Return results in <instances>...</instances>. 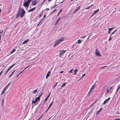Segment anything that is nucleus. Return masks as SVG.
<instances>
[{"mask_svg":"<svg viewBox=\"0 0 120 120\" xmlns=\"http://www.w3.org/2000/svg\"><path fill=\"white\" fill-rule=\"evenodd\" d=\"M26 11L23 9H22L18 11V13L15 17L16 19L19 16L21 18H22L24 16Z\"/></svg>","mask_w":120,"mask_h":120,"instance_id":"nucleus-1","label":"nucleus"},{"mask_svg":"<svg viewBox=\"0 0 120 120\" xmlns=\"http://www.w3.org/2000/svg\"><path fill=\"white\" fill-rule=\"evenodd\" d=\"M64 39V37H63L61 38L57 41H56L55 42V44L53 45V47H55L58 44L62 42Z\"/></svg>","mask_w":120,"mask_h":120,"instance_id":"nucleus-2","label":"nucleus"},{"mask_svg":"<svg viewBox=\"0 0 120 120\" xmlns=\"http://www.w3.org/2000/svg\"><path fill=\"white\" fill-rule=\"evenodd\" d=\"M66 51V50H64L60 51L59 57H61L64 54L65 52Z\"/></svg>","mask_w":120,"mask_h":120,"instance_id":"nucleus-3","label":"nucleus"},{"mask_svg":"<svg viewBox=\"0 0 120 120\" xmlns=\"http://www.w3.org/2000/svg\"><path fill=\"white\" fill-rule=\"evenodd\" d=\"M30 3H29L27 1H26L25 3H24L23 5L25 7H28L29 5V4Z\"/></svg>","mask_w":120,"mask_h":120,"instance_id":"nucleus-4","label":"nucleus"},{"mask_svg":"<svg viewBox=\"0 0 120 120\" xmlns=\"http://www.w3.org/2000/svg\"><path fill=\"white\" fill-rule=\"evenodd\" d=\"M111 98L110 97L108 99H106L103 103V104L104 105L106 103H107L109 102Z\"/></svg>","mask_w":120,"mask_h":120,"instance_id":"nucleus-5","label":"nucleus"},{"mask_svg":"<svg viewBox=\"0 0 120 120\" xmlns=\"http://www.w3.org/2000/svg\"><path fill=\"white\" fill-rule=\"evenodd\" d=\"M42 93L38 97H36L35 98V100H36L37 102L38 101H39L40 100V98L41 96L42 95Z\"/></svg>","mask_w":120,"mask_h":120,"instance_id":"nucleus-6","label":"nucleus"},{"mask_svg":"<svg viewBox=\"0 0 120 120\" xmlns=\"http://www.w3.org/2000/svg\"><path fill=\"white\" fill-rule=\"evenodd\" d=\"M96 52H95V53H96V56H101V55H100V53L97 49H96Z\"/></svg>","mask_w":120,"mask_h":120,"instance_id":"nucleus-7","label":"nucleus"},{"mask_svg":"<svg viewBox=\"0 0 120 120\" xmlns=\"http://www.w3.org/2000/svg\"><path fill=\"white\" fill-rule=\"evenodd\" d=\"M80 6L78 7L72 13L73 14H74L75 13H76V12L78 11L80 8Z\"/></svg>","mask_w":120,"mask_h":120,"instance_id":"nucleus-8","label":"nucleus"},{"mask_svg":"<svg viewBox=\"0 0 120 120\" xmlns=\"http://www.w3.org/2000/svg\"><path fill=\"white\" fill-rule=\"evenodd\" d=\"M38 2L37 1H36V2H32V3L31 4L32 6H33L34 5H36V4H37Z\"/></svg>","mask_w":120,"mask_h":120,"instance_id":"nucleus-9","label":"nucleus"},{"mask_svg":"<svg viewBox=\"0 0 120 120\" xmlns=\"http://www.w3.org/2000/svg\"><path fill=\"white\" fill-rule=\"evenodd\" d=\"M51 74V71H49L48 72L47 74L46 75V79H47L48 78V77L50 75V74Z\"/></svg>","mask_w":120,"mask_h":120,"instance_id":"nucleus-10","label":"nucleus"},{"mask_svg":"<svg viewBox=\"0 0 120 120\" xmlns=\"http://www.w3.org/2000/svg\"><path fill=\"white\" fill-rule=\"evenodd\" d=\"M116 34H115L114 36L113 35L112 36V35H111L109 37V41H110L113 38H114L115 37Z\"/></svg>","mask_w":120,"mask_h":120,"instance_id":"nucleus-11","label":"nucleus"},{"mask_svg":"<svg viewBox=\"0 0 120 120\" xmlns=\"http://www.w3.org/2000/svg\"><path fill=\"white\" fill-rule=\"evenodd\" d=\"M99 9H97L95 11H94L93 13V15H94L95 14H96L98 11H99Z\"/></svg>","mask_w":120,"mask_h":120,"instance_id":"nucleus-12","label":"nucleus"},{"mask_svg":"<svg viewBox=\"0 0 120 120\" xmlns=\"http://www.w3.org/2000/svg\"><path fill=\"white\" fill-rule=\"evenodd\" d=\"M113 27H112V28H109V31L108 32V34H109V33H110V31L112 30L113 29Z\"/></svg>","mask_w":120,"mask_h":120,"instance_id":"nucleus-13","label":"nucleus"},{"mask_svg":"<svg viewBox=\"0 0 120 120\" xmlns=\"http://www.w3.org/2000/svg\"><path fill=\"white\" fill-rule=\"evenodd\" d=\"M102 109V108H101L100 109H99L98 111H97L96 112V114L97 115H98L99 113Z\"/></svg>","mask_w":120,"mask_h":120,"instance_id":"nucleus-14","label":"nucleus"},{"mask_svg":"<svg viewBox=\"0 0 120 120\" xmlns=\"http://www.w3.org/2000/svg\"><path fill=\"white\" fill-rule=\"evenodd\" d=\"M50 94L51 93H50L47 96V97L45 99L44 101L45 103V102L47 101L48 98L49 97Z\"/></svg>","mask_w":120,"mask_h":120,"instance_id":"nucleus-15","label":"nucleus"},{"mask_svg":"<svg viewBox=\"0 0 120 120\" xmlns=\"http://www.w3.org/2000/svg\"><path fill=\"white\" fill-rule=\"evenodd\" d=\"M95 85H93L91 87V88L90 89V91H91L92 90L94 89V88L95 87Z\"/></svg>","mask_w":120,"mask_h":120,"instance_id":"nucleus-16","label":"nucleus"},{"mask_svg":"<svg viewBox=\"0 0 120 120\" xmlns=\"http://www.w3.org/2000/svg\"><path fill=\"white\" fill-rule=\"evenodd\" d=\"M56 10V9H55L52 12H51L49 15H51Z\"/></svg>","mask_w":120,"mask_h":120,"instance_id":"nucleus-17","label":"nucleus"},{"mask_svg":"<svg viewBox=\"0 0 120 120\" xmlns=\"http://www.w3.org/2000/svg\"><path fill=\"white\" fill-rule=\"evenodd\" d=\"M120 84L118 86V87L117 89L116 90V92H117L118 90L120 89Z\"/></svg>","mask_w":120,"mask_h":120,"instance_id":"nucleus-18","label":"nucleus"},{"mask_svg":"<svg viewBox=\"0 0 120 120\" xmlns=\"http://www.w3.org/2000/svg\"><path fill=\"white\" fill-rule=\"evenodd\" d=\"M29 41V39H27L26 40H25L24 41L23 43H22L23 44H25V43H26L28 41Z\"/></svg>","mask_w":120,"mask_h":120,"instance_id":"nucleus-19","label":"nucleus"},{"mask_svg":"<svg viewBox=\"0 0 120 120\" xmlns=\"http://www.w3.org/2000/svg\"><path fill=\"white\" fill-rule=\"evenodd\" d=\"M66 83H67V82H64V83H63L62 85V86H61V88L62 87L65 86L66 85Z\"/></svg>","mask_w":120,"mask_h":120,"instance_id":"nucleus-20","label":"nucleus"},{"mask_svg":"<svg viewBox=\"0 0 120 120\" xmlns=\"http://www.w3.org/2000/svg\"><path fill=\"white\" fill-rule=\"evenodd\" d=\"M62 11V9H61V10H60V11L58 13L57 15V16L56 17H57V16H58L60 14V13H61V12Z\"/></svg>","mask_w":120,"mask_h":120,"instance_id":"nucleus-21","label":"nucleus"},{"mask_svg":"<svg viewBox=\"0 0 120 120\" xmlns=\"http://www.w3.org/2000/svg\"><path fill=\"white\" fill-rule=\"evenodd\" d=\"M37 102V101L36 100L34 101L33 100L32 101V105L33 104V103L34 104L36 103Z\"/></svg>","mask_w":120,"mask_h":120,"instance_id":"nucleus-22","label":"nucleus"},{"mask_svg":"<svg viewBox=\"0 0 120 120\" xmlns=\"http://www.w3.org/2000/svg\"><path fill=\"white\" fill-rule=\"evenodd\" d=\"M15 70H14L12 72V73L9 75V78H10L11 77V76L12 75V74H13V73L14 72Z\"/></svg>","mask_w":120,"mask_h":120,"instance_id":"nucleus-23","label":"nucleus"},{"mask_svg":"<svg viewBox=\"0 0 120 120\" xmlns=\"http://www.w3.org/2000/svg\"><path fill=\"white\" fill-rule=\"evenodd\" d=\"M117 31V30H114L111 34V35H112V36L113 35H112L114 34L115 33V32H116Z\"/></svg>","mask_w":120,"mask_h":120,"instance_id":"nucleus-24","label":"nucleus"},{"mask_svg":"<svg viewBox=\"0 0 120 120\" xmlns=\"http://www.w3.org/2000/svg\"><path fill=\"white\" fill-rule=\"evenodd\" d=\"M38 90V89H37L35 90H34L33 91V93L34 94H35L37 91Z\"/></svg>","mask_w":120,"mask_h":120,"instance_id":"nucleus-25","label":"nucleus"},{"mask_svg":"<svg viewBox=\"0 0 120 120\" xmlns=\"http://www.w3.org/2000/svg\"><path fill=\"white\" fill-rule=\"evenodd\" d=\"M77 69H76L74 71V75H76V72L77 71Z\"/></svg>","mask_w":120,"mask_h":120,"instance_id":"nucleus-26","label":"nucleus"},{"mask_svg":"<svg viewBox=\"0 0 120 120\" xmlns=\"http://www.w3.org/2000/svg\"><path fill=\"white\" fill-rule=\"evenodd\" d=\"M16 50L14 49L11 52H10V54H11L13 52H15Z\"/></svg>","mask_w":120,"mask_h":120,"instance_id":"nucleus-27","label":"nucleus"},{"mask_svg":"<svg viewBox=\"0 0 120 120\" xmlns=\"http://www.w3.org/2000/svg\"><path fill=\"white\" fill-rule=\"evenodd\" d=\"M53 104V102H52L50 104V105H49V107H48L49 108H50L51 107V105H52Z\"/></svg>","mask_w":120,"mask_h":120,"instance_id":"nucleus-28","label":"nucleus"},{"mask_svg":"<svg viewBox=\"0 0 120 120\" xmlns=\"http://www.w3.org/2000/svg\"><path fill=\"white\" fill-rule=\"evenodd\" d=\"M81 42V41L80 40H78V44L80 43Z\"/></svg>","mask_w":120,"mask_h":120,"instance_id":"nucleus-29","label":"nucleus"},{"mask_svg":"<svg viewBox=\"0 0 120 120\" xmlns=\"http://www.w3.org/2000/svg\"><path fill=\"white\" fill-rule=\"evenodd\" d=\"M4 99H3L2 100V103H1V104H2V106L3 107H4V105H3V103H4Z\"/></svg>","mask_w":120,"mask_h":120,"instance_id":"nucleus-30","label":"nucleus"},{"mask_svg":"<svg viewBox=\"0 0 120 120\" xmlns=\"http://www.w3.org/2000/svg\"><path fill=\"white\" fill-rule=\"evenodd\" d=\"M34 11V10L32 8H31L28 10V12H30L33 11Z\"/></svg>","mask_w":120,"mask_h":120,"instance_id":"nucleus-31","label":"nucleus"},{"mask_svg":"<svg viewBox=\"0 0 120 120\" xmlns=\"http://www.w3.org/2000/svg\"><path fill=\"white\" fill-rule=\"evenodd\" d=\"M46 14H44V15L43 17V18L42 19V20H44L43 19L44 18H45L46 17Z\"/></svg>","mask_w":120,"mask_h":120,"instance_id":"nucleus-32","label":"nucleus"},{"mask_svg":"<svg viewBox=\"0 0 120 120\" xmlns=\"http://www.w3.org/2000/svg\"><path fill=\"white\" fill-rule=\"evenodd\" d=\"M61 18V17H60V18H58L57 19V20L56 21V22H58L60 20V18Z\"/></svg>","mask_w":120,"mask_h":120,"instance_id":"nucleus-33","label":"nucleus"},{"mask_svg":"<svg viewBox=\"0 0 120 120\" xmlns=\"http://www.w3.org/2000/svg\"><path fill=\"white\" fill-rule=\"evenodd\" d=\"M43 15V14L41 12V13H40V14L39 15V18H40L41 17V16H42V15Z\"/></svg>","mask_w":120,"mask_h":120,"instance_id":"nucleus-34","label":"nucleus"},{"mask_svg":"<svg viewBox=\"0 0 120 120\" xmlns=\"http://www.w3.org/2000/svg\"><path fill=\"white\" fill-rule=\"evenodd\" d=\"M92 105H91L89 107H88L87 109V110H88L92 106H93Z\"/></svg>","mask_w":120,"mask_h":120,"instance_id":"nucleus-35","label":"nucleus"},{"mask_svg":"<svg viewBox=\"0 0 120 120\" xmlns=\"http://www.w3.org/2000/svg\"><path fill=\"white\" fill-rule=\"evenodd\" d=\"M97 100H96L91 105H92L93 106L94 105V104H95L97 102Z\"/></svg>","mask_w":120,"mask_h":120,"instance_id":"nucleus-36","label":"nucleus"},{"mask_svg":"<svg viewBox=\"0 0 120 120\" xmlns=\"http://www.w3.org/2000/svg\"><path fill=\"white\" fill-rule=\"evenodd\" d=\"M15 64V63L12 65L11 66H10L9 67L11 69V68Z\"/></svg>","mask_w":120,"mask_h":120,"instance_id":"nucleus-37","label":"nucleus"},{"mask_svg":"<svg viewBox=\"0 0 120 120\" xmlns=\"http://www.w3.org/2000/svg\"><path fill=\"white\" fill-rule=\"evenodd\" d=\"M90 91H90V90L89 92L88 93V94H87V95L88 96H90Z\"/></svg>","mask_w":120,"mask_h":120,"instance_id":"nucleus-38","label":"nucleus"},{"mask_svg":"<svg viewBox=\"0 0 120 120\" xmlns=\"http://www.w3.org/2000/svg\"><path fill=\"white\" fill-rule=\"evenodd\" d=\"M85 74H83L82 75V77L81 78L79 79V80H80V79H82V78L83 77H84V76H85Z\"/></svg>","mask_w":120,"mask_h":120,"instance_id":"nucleus-39","label":"nucleus"},{"mask_svg":"<svg viewBox=\"0 0 120 120\" xmlns=\"http://www.w3.org/2000/svg\"><path fill=\"white\" fill-rule=\"evenodd\" d=\"M58 83V82H57L55 84V85L54 86H53V87L54 88V87H55L57 85V84Z\"/></svg>","mask_w":120,"mask_h":120,"instance_id":"nucleus-40","label":"nucleus"},{"mask_svg":"<svg viewBox=\"0 0 120 120\" xmlns=\"http://www.w3.org/2000/svg\"><path fill=\"white\" fill-rule=\"evenodd\" d=\"M6 88H5L3 90V91L2 92H3L4 93L5 92V89Z\"/></svg>","mask_w":120,"mask_h":120,"instance_id":"nucleus-41","label":"nucleus"},{"mask_svg":"<svg viewBox=\"0 0 120 120\" xmlns=\"http://www.w3.org/2000/svg\"><path fill=\"white\" fill-rule=\"evenodd\" d=\"M91 7V6H90L89 7H88L87 8H86V9H89Z\"/></svg>","mask_w":120,"mask_h":120,"instance_id":"nucleus-42","label":"nucleus"},{"mask_svg":"<svg viewBox=\"0 0 120 120\" xmlns=\"http://www.w3.org/2000/svg\"><path fill=\"white\" fill-rule=\"evenodd\" d=\"M11 69V68H10L9 67L8 69V70H7L6 71L7 72H8Z\"/></svg>","mask_w":120,"mask_h":120,"instance_id":"nucleus-43","label":"nucleus"},{"mask_svg":"<svg viewBox=\"0 0 120 120\" xmlns=\"http://www.w3.org/2000/svg\"><path fill=\"white\" fill-rule=\"evenodd\" d=\"M56 5L55 4V5L54 6H52V7H51V8H52V9H53L56 6Z\"/></svg>","mask_w":120,"mask_h":120,"instance_id":"nucleus-44","label":"nucleus"},{"mask_svg":"<svg viewBox=\"0 0 120 120\" xmlns=\"http://www.w3.org/2000/svg\"><path fill=\"white\" fill-rule=\"evenodd\" d=\"M73 71V69H71L69 72V73H72V71Z\"/></svg>","mask_w":120,"mask_h":120,"instance_id":"nucleus-45","label":"nucleus"},{"mask_svg":"<svg viewBox=\"0 0 120 120\" xmlns=\"http://www.w3.org/2000/svg\"><path fill=\"white\" fill-rule=\"evenodd\" d=\"M10 82L8 85H7V86H6V87H5V88H8V87H7L8 86V85H9L10 84Z\"/></svg>","mask_w":120,"mask_h":120,"instance_id":"nucleus-46","label":"nucleus"},{"mask_svg":"<svg viewBox=\"0 0 120 120\" xmlns=\"http://www.w3.org/2000/svg\"><path fill=\"white\" fill-rule=\"evenodd\" d=\"M32 1V0H28L27 2H28L29 3H30L31 1Z\"/></svg>","mask_w":120,"mask_h":120,"instance_id":"nucleus-47","label":"nucleus"},{"mask_svg":"<svg viewBox=\"0 0 120 120\" xmlns=\"http://www.w3.org/2000/svg\"><path fill=\"white\" fill-rule=\"evenodd\" d=\"M49 108H49L48 107V108H47V109L46 110L45 112H47L48 111V110H49Z\"/></svg>","mask_w":120,"mask_h":120,"instance_id":"nucleus-48","label":"nucleus"},{"mask_svg":"<svg viewBox=\"0 0 120 120\" xmlns=\"http://www.w3.org/2000/svg\"><path fill=\"white\" fill-rule=\"evenodd\" d=\"M109 89H108L106 91V93H109Z\"/></svg>","mask_w":120,"mask_h":120,"instance_id":"nucleus-49","label":"nucleus"},{"mask_svg":"<svg viewBox=\"0 0 120 120\" xmlns=\"http://www.w3.org/2000/svg\"><path fill=\"white\" fill-rule=\"evenodd\" d=\"M113 120H120V118H117L116 119H114Z\"/></svg>","mask_w":120,"mask_h":120,"instance_id":"nucleus-50","label":"nucleus"},{"mask_svg":"<svg viewBox=\"0 0 120 120\" xmlns=\"http://www.w3.org/2000/svg\"><path fill=\"white\" fill-rule=\"evenodd\" d=\"M107 66H104V67H101V68H102V69H103L104 68H105V67H106Z\"/></svg>","mask_w":120,"mask_h":120,"instance_id":"nucleus-51","label":"nucleus"},{"mask_svg":"<svg viewBox=\"0 0 120 120\" xmlns=\"http://www.w3.org/2000/svg\"><path fill=\"white\" fill-rule=\"evenodd\" d=\"M22 72V71L21 72H20V73L17 75V77Z\"/></svg>","mask_w":120,"mask_h":120,"instance_id":"nucleus-52","label":"nucleus"},{"mask_svg":"<svg viewBox=\"0 0 120 120\" xmlns=\"http://www.w3.org/2000/svg\"><path fill=\"white\" fill-rule=\"evenodd\" d=\"M46 11H49V8H46Z\"/></svg>","mask_w":120,"mask_h":120,"instance_id":"nucleus-53","label":"nucleus"},{"mask_svg":"<svg viewBox=\"0 0 120 120\" xmlns=\"http://www.w3.org/2000/svg\"><path fill=\"white\" fill-rule=\"evenodd\" d=\"M28 67H27V68H25V69H23V70L22 71V72L24 71L25 69H26Z\"/></svg>","mask_w":120,"mask_h":120,"instance_id":"nucleus-54","label":"nucleus"},{"mask_svg":"<svg viewBox=\"0 0 120 120\" xmlns=\"http://www.w3.org/2000/svg\"><path fill=\"white\" fill-rule=\"evenodd\" d=\"M112 86H111V87H110L109 88V89L110 90H111V89H112Z\"/></svg>","mask_w":120,"mask_h":120,"instance_id":"nucleus-55","label":"nucleus"},{"mask_svg":"<svg viewBox=\"0 0 120 120\" xmlns=\"http://www.w3.org/2000/svg\"><path fill=\"white\" fill-rule=\"evenodd\" d=\"M52 117V116L51 117H50L49 118V119H48L47 120H50Z\"/></svg>","mask_w":120,"mask_h":120,"instance_id":"nucleus-56","label":"nucleus"},{"mask_svg":"<svg viewBox=\"0 0 120 120\" xmlns=\"http://www.w3.org/2000/svg\"><path fill=\"white\" fill-rule=\"evenodd\" d=\"M94 15H93V14H92V15L90 16V17H91L92 16H93Z\"/></svg>","mask_w":120,"mask_h":120,"instance_id":"nucleus-57","label":"nucleus"},{"mask_svg":"<svg viewBox=\"0 0 120 120\" xmlns=\"http://www.w3.org/2000/svg\"><path fill=\"white\" fill-rule=\"evenodd\" d=\"M63 72H64V71H60V73H62Z\"/></svg>","mask_w":120,"mask_h":120,"instance_id":"nucleus-58","label":"nucleus"},{"mask_svg":"<svg viewBox=\"0 0 120 120\" xmlns=\"http://www.w3.org/2000/svg\"><path fill=\"white\" fill-rule=\"evenodd\" d=\"M32 2H36V0H33L32 1Z\"/></svg>","mask_w":120,"mask_h":120,"instance_id":"nucleus-59","label":"nucleus"},{"mask_svg":"<svg viewBox=\"0 0 120 120\" xmlns=\"http://www.w3.org/2000/svg\"><path fill=\"white\" fill-rule=\"evenodd\" d=\"M58 22H57L56 21L55 22V25H56V24Z\"/></svg>","mask_w":120,"mask_h":120,"instance_id":"nucleus-60","label":"nucleus"},{"mask_svg":"<svg viewBox=\"0 0 120 120\" xmlns=\"http://www.w3.org/2000/svg\"><path fill=\"white\" fill-rule=\"evenodd\" d=\"M92 112V111H91V112H89V114H90V113H91Z\"/></svg>","mask_w":120,"mask_h":120,"instance_id":"nucleus-61","label":"nucleus"},{"mask_svg":"<svg viewBox=\"0 0 120 120\" xmlns=\"http://www.w3.org/2000/svg\"><path fill=\"white\" fill-rule=\"evenodd\" d=\"M64 0H63V1H62V2H61L60 3V4H61L63 2V1Z\"/></svg>","mask_w":120,"mask_h":120,"instance_id":"nucleus-62","label":"nucleus"},{"mask_svg":"<svg viewBox=\"0 0 120 120\" xmlns=\"http://www.w3.org/2000/svg\"><path fill=\"white\" fill-rule=\"evenodd\" d=\"M34 105H33V106H32V109L33 108V106H34Z\"/></svg>","mask_w":120,"mask_h":120,"instance_id":"nucleus-63","label":"nucleus"},{"mask_svg":"<svg viewBox=\"0 0 120 120\" xmlns=\"http://www.w3.org/2000/svg\"><path fill=\"white\" fill-rule=\"evenodd\" d=\"M35 7H34L33 8H32V9H33L34 10L35 9Z\"/></svg>","mask_w":120,"mask_h":120,"instance_id":"nucleus-64","label":"nucleus"}]
</instances>
